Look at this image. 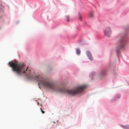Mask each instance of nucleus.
Instances as JSON below:
<instances>
[{
  "label": "nucleus",
  "mask_w": 129,
  "mask_h": 129,
  "mask_svg": "<svg viewBox=\"0 0 129 129\" xmlns=\"http://www.w3.org/2000/svg\"><path fill=\"white\" fill-rule=\"evenodd\" d=\"M7 64L12 68V71L18 76H23L28 80L37 82L39 88L40 84L45 88L53 90L59 93V85H57V87H56V83L53 80L50 81L48 78H45L43 76H37L35 73H32L31 70L28 69V66H25L24 63H19L16 59H14Z\"/></svg>",
  "instance_id": "f257e3e1"
},
{
  "label": "nucleus",
  "mask_w": 129,
  "mask_h": 129,
  "mask_svg": "<svg viewBox=\"0 0 129 129\" xmlns=\"http://www.w3.org/2000/svg\"><path fill=\"white\" fill-rule=\"evenodd\" d=\"M117 40L116 48L115 51L118 60L120 57H121V50H125L128 48L129 45V39L121 34H120L116 37Z\"/></svg>",
  "instance_id": "f03ea898"
},
{
  "label": "nucleus",
  "mask_w": 129,
  "mask_h": 129,
  "mask_svg": "<svg viewBox=\"0 0 129 129\" xmlns=\"http://www.w3.org/2000/svg\"><path fill=\"white\" fill-rule=\"evenodd\" d=\"M108 69L106 68H105L101 69L99 73V76L101 79L106 77L107 75Z\"/></svg>",
  "instance_id": "7ed1b4c3"
},
{
  "label": "nucleus",
  "mask_w": 129,
  "mask_h": 129,
  "mask_svg": "<svg viewBox=\"0 0 129 129\" xmlns=\"http://www.w3.org/2000/svg\"><path fill=\"white\" fill-rule=\"evenodd\" d=\"M104 32L105 35L108 37H110L111 34V30L110 27L109 26L106 27L104 30Z\"/></svg>",
  "instance_id": "20e7f679"
},
{
  "label": "nucleus",
  "mask_w": 129,
  "mask_h": 129,
  "mask_svg": "<svg viewBox=\"0 0 129 129\" xmlns=\"http://www.w3.org/2000/svg\"><path fill=\"white\" fill-rule=\"evenodd\" d=\"M6 6L5 3H3L0 0V13L2 14L3 13L4 10L5 9V7Z\"/></svg>",
  "instance_id": "39448f33"
},
{
  "label": "nucleus",
  "mask_w": 129,
  "mask_h": 129,
  "mask_svg": "<svg viewBox=\"0 0 129 129\" xmlns=\"http://www.w3.org/2000/svg\"><path fill=\"white\" fill-rule=\"evenodd\" d=\"M86 53L88 59L91 61H92L93 58L91 52L89 50H87L86 51Z\"/></svg>",
  "instance_id": "423d86ee"
},
{
  "label": "nucleus",
  "mask_w": 129,
  "mask_h": 129,
  "mask_svg": "<svg viewBox=\"0 0 129 129\" xmlns=\"http://www.w3.org/2000/svg\"><path fill=\"white\" fill-rule=\"evenodd\" d=\"M33 17V18L35 19H36L37 18L39 19L40 18H42L41 14H38V13L37 12H35L34 13Z\"/></svg>",
  "instance_id": "0eeeda50"
},
{
  "label": "nucleus",
  "mask_w": 129,
  "mask_h": 129,
  "mask_svg": "<svg viewBox=\"0 0 129 129\" xmlns=\"http://www.w3.org/2000/svg\"><path fill=\"white\" fill-rule=\"evenodd\" d=\"M95 72L93 71L90 73L89 75V77L90 79L92 80L94 79V78L95 75Z\"/></svg>",
  "instance_id": "6e6552de"
},
{
  "label": "nucleus",
  "mask_w": 129,
  "mask_h": 129,
  "mask_svg": "<svg viewBox=\"0 0 129 129\" xmlns=\"http://www.w3.org/2000/svg\"><path fill=\"white\" fill-rule=\"evenodd\" d=\"M121 97V95L119 94H118L116 95L111 100V102H114L116 100V99H119Z\"/></svg>",
  "instance_id": "1a4fd4ad"
},
{
  "label": "nucleus",
  "mask_w": 129,
  "mask_h": 129,
  "mask_svg": "<svg viewBox=\"0 0 129 129\" xmlns=\"http://www.w3.org/2000/svg\"><path fill=\"white\" fill-rule=\"evenodd\" d=\"M48 67L47 71L48 73L50 74L52 72V67L50 65H48Z\"/></svg>",
  "instance_id": "9d476101"
},
{
  "label": "nucleus",
  "mask_w": 129,
  "mask_h": 129,
  "mask_svg": "<svg viewBox=\"0 0 129 129\" xmlns=\"http://www.w3.org/2000/svg\"><path fill=\"white\" fill-rule=\"evenodd\" d=\"M76 52L77 55H79L81 53V51L79 48H77L76 50Z\"/></svg>",
  "instance_id": "9b49d317"
},
{
  "label": "nucleus",
  "mask_w": 129,
  "mask_h": 129,
  "mask_svg": "<svg viewBox=\"0 0 129 129\" xmlns=\"http://www.w3.org/2000/svg\"><path fill=\"white\" fill-rule=\"evenodd\" d=\"M120 126L122 128L124 129H129V124L126 125H125L122 124H120Z\"/></svg>",
  "instance_id": "f8f14e48"
},
{
  "label": "nucleus",
  "mask_w": 129,
  "mask_h": 129,
  "mask_svg": "<svg viewBox=\"0 0 129 129\" xmlns=\"http://www.w3.org/2000/svg\"><path fill=\"white\" fill-rule=\"evenodd\" d=\"M88 17L90 18H92L94 16L93 13L92 12L90 11L88 15Z\"/></svg>",
  "instance_id": "ddd939ff"
},
{
  "label": "nucleus",
  "mask_w": 129,
  "mask_h": 129,
  "mask_svg": "<svg viewBox=\"0 0 129 129\" xmlns=\"http://www.w3.org/2000/svg\"><path fill=\"white\" fill-rule=\"evenodd\" d=\"M78 18L80 21H82V15L80 12H78Z\"/></svg>",
  "instance_id": "4468645a"
},
{
  "label": "nucleus",
  "mask_w": 129,
  "mask_h": 129,
  "mask_svg": "<svg viewBox=\"0 0 129 129\" xmlns=\"http://www.w3.org/2000/svg\"><path fill=\"white\" fill-rule=\"evenodd\" d=\"M65 17L66 19H65V20L67 22H69L70 20V19L69 18V16H65Z\"/></svg>",
  "instance_id": "2eb2a0df"
},
{
  "label": "nucleus",
  "mask_w": 129,
  "mask_h": 129,
  "mask_svg": "<svg viewBox=\"0 0 129 129\" xmlns=\"http://www.w3.org/2000/svg\"><path fill=\"white\" fill-rule=\"evenodd\" d=\"M78 34H76L72 35L71 36V38L72 39H74L75 37Z\"/></svg>",
  "instance_id": "dca6fc26"
},
{
  "label": "nucleus",
  "mask_w": 129,
  "mask_h": 129,
  "mask_svg": "<svg viewBox=\"0 0 129 129\" xmlns=\"http://www.w3.org/2000/svg\"><path fill=\"white\" fill-rule=\"evenodd\" d=\"M3 16H4V17H6V18H8L9 19H10V17H8L7 16V14H4L3 15Z\"/></svg>",
  "instance_id": "f3484780"
},
{
  "label": "nucleus",
  "mask_w": 129,
  "mask_h": 129,
  "mask_svg": "<svg viewBox=\"0 0 129 129\" xmlns=\"http://www.w3.org/2000/svg\"><path fill=\"white\" fill-rule=\"evenodd\" d=\"M41 112L42 113H43V114L45 112L43 110H41Z\"/></svg>",
  "instance_id": "a211bd4d"
},
{
  "label": "nucleus",
  "mask_w": 129,
  "mask_h": 129,
  "mask_svg": "<svg viewBox=\"0 0 129 129\" xmlns=\"http://www.w3.org/2000/svg\"><path fill=\"white\" fill-rule=\"evenodd\" d=\"M125 14H126L124 13V12L122 14V15H125Z\"/></svg>",
  "instance_id": "6ab92c4d"
},
{
  "label": "nucleus",
  "mask_w": 129,
  "mask_h": 129,
  "mask_svg": "<svg viewBox=\"0 0 129 129\" xmlns=\"http://www.w3.org/2000/svg\"><path fill=\"white\" fill-rule=\"evenodd\" d=\"M117 75V74L116 73H114V76L115 77V76H116Z\"/></svg>",
  "instance_id": "aec40b11"
},
{
  "label": "nucleus",
  "mask_w": 129,
  "mask_h": 129,
  "mask_svg": "<svg viewBox=\"0 0 129 129\" xmlns=\"http://www.w3.org/2000/svg\"><path fill=\"white\" fill-rule=\"evenodd\" d=\"M19 22V21H17L16 22V24H18Z\"/></svg>",
  "instance_id": "412c9836"
},
{
  "label": "nucleus",
  "mask_w": 129,
  "mask_h": 129,
  "mask_svg": "<svg viewBox=\"0 0 129 129\" xmlns=\"http://www.w3.org/2000/svg\"><path fill=\"white\" fill-rule=\"evenodd\" d=\"M49 15H48L47 16V19L48 20H48V19L49 18Z\"/></svg>",
  "instance_id": "4be33fe9"
},
{
  "label": "nucleus",
  "mask_w": 129,
  "mask_h": 129,
  "mask_svg": "<svg viewBox=\"0 0 129 129\" xmlns=\"http://www.w3.org/2000/svg\"><path fill=\"white\" fill-rule=\"evenodd\" d=\"M112 53L111 52L110 53V55H112Z\"/></svg>",
  "instance_id": "5701e85b"
},
{
  "label": "nucleus",
  "mask_w": 129,
  "mask_h": 129,
  "mask_svg": "<svg viewBox=\"0 0 129 129\" xmlns=\"http://www.w3.org/2000/svg\"><path fill=\"white\" fill-rule=\"evenodd\" d=\"M127 85L129 86V83H128V82H127Z\"/></svg>",
  "instance_id": "b1692460"
},
{
  "label": "nucleus",
  "mask_w": 129,
  "mask_h": 129,
  "mask_svg": "<svg viewBox=\"0 0 129 129\" xmlns=\"http://www.w3.org/2000/svg\"><path fill=\"white\" fill-rule=\"evenodd\" d=\"M7 6H8V8H9V6L8 5H7Z\"/></svg>",
  "instance_id": "393cba45"
},
{
  "label": "nucleus",
  "mask_w": 129,
  "mask_h": 129,
  "mask_svg": "<svg viewBox=\"0 0 129 129\" xmlns=\"http://www.w3.org/2000/svg\"><path fill=\"white\" fill-rule=\"evenodd\" d=\"M50 21V19H49V21Z\"/></svg>",
  "instance_id": "a878e982"
},
{
  "label": "nucleus",
  "mask_w": 129,
  "mask_h": 129,
  "mask_svg": "<svg viewBox=\"0 0 129 129\" xmlns=\"http://www.w3.org/2000/svg\"><path fill=\"white\" fill-rule=\"evenodd\" d=\"M1 26H0V29H1Z\"/></svg>",
  "instance_id": "bb28decb"
},
{
  "label": "nucleus",
  "mask_w": 129,
  "mask_h": 129,
  "mask_svg": "<svg viewBox=\"0 0 129 129\" xmlns=\"http://www.w3.org/2000/svg\"><path fill=\"white\" fill-rule=\"evenodd\" d=\"M30 6V7H31L32 8V7L31 6Z\"/></svg>",
  "instance_id": "cd10ccee"
},
{
  "label": "nucleus",
  "mask_w": 129,
  "mask_h": 129,
  "mask_svg": "<svg viewBox=\"0 0 129 129\" xmlns=\"http://www.w3.org/2000/svg\"><path fill=\"white\" fill-rule=\"evenodd\" d=\"M109 67H110V65H109Z\"/></svg>",
  "instance_id": "c85d7f7f"
},
{
  "label": "nucleus",
  "mask_w": 129,
  "mask_h": 129,
  "mask_svg": "<svg viewBox=\"0 0 129 129\" xmlns=\"http://www.w3.org/2000/svg\"><path fill=\"white\" fill-rule=\"evenodd\" d=\"M40 109H42L41 108Z\"/></svg>",
  "instance_id": "c756f323"
}]
</instances>
